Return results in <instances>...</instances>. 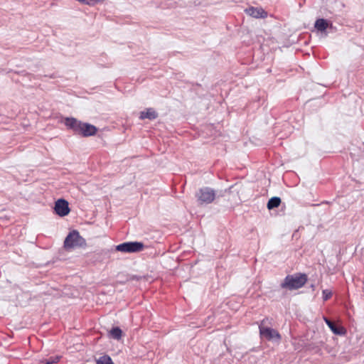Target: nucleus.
<instances>
[{
  "label": "nucleus",
  "instance_id": "obj_1",
  "mask_svg": "<svg viewBox=\"0 0 364 364\" xmlns=\"http://www.w3.org/2000/svg\"><path fill=\"white\" fill-rule=\"evenodd\" d=\"M65 124L70 129H73L75 134H80L83 136H93L97 132V128L90 124L83 123L73 117H67Z\"/></svg>",
  "mask_w": 364,
  "mask_h": 364
},
{
  "label": "nucleus",
  "instance_id": "obj_2",
  "mask_svg": "<svg viewBox=\"0 0 364 364\" xmlns=\"http://www.w3.org/2000/svg\"><path fill=\"white\" fill-rule=\"evenodd\" d=\"M307 282L306 274L296 273L287 275L281 283L280 287L287 290H296L301 288Z\"/></svg>",
  "mask_w": 364,
  "mask_h": 364
},
{
  "label": "nucleus",
  "instance_id": "obj_3",
  "mask_svg": "<svg viewBox=\"0 0 364 364\" xmlns=\"http://www.w3.org/2000/svg\"><path fill=\"white\" fill-rule=\"evenodd\" d=\"M196 197L200 205L210 204L215 198V192L209 187H203L196 192Z\"/></svg>",
  "mask_w": 364,
  "mask_h": 364
},
{
  "label": "nucleus",
  "instance_id": "obj_4",
  "mask_svg": "<svg viewBox=\"0 0 364 364\" xmlns=\"http://www.w3.org/2000/svg\"><path fill=\"white\" fill-rule=\"evenodd\" d=\"M144 245L141 242H126L115 247V250L122 252L135 253L142 251Z\"/></svg>",
  "mask_w": 364,
  "mask_h": 364
},
{
  "label": "nucleus",
  "instance_id": "obj_5",
  "mask_svg": "<svg viewBox=\"0 0 364 364\" xmlns=\"http://www.w3.org/2000/svg\"><path fill=\"white\" fill-rule=\"evenodd\" d=\"M85 245V240L77 230L70 232L65 237L64 246L66 248L82 247Z\"/></svg>",
  "mask_w": 364,
  "mask_h": 364
},
{
  "label": "nucleus",
  "instance_id": "obj_6",
  "mask_svg": "<svg viewBox=\"0 0 364 364\" xmlns=\"http://www.w3.org/2000/svg\"><path fill=\"white\" fill-rule=\"evenodd\" d=\"M264 323L265 320L264 319L259 326L261 337L268 341H280L281 336L279 332L273 328L264 326Z\"/></svg>",
  "mask_w": 364,
  "mask_h": 364
},
{
  "label": "nucleus",
  "instance_id": "obj_7",
  "mask_svg": "<svg viewBox=\"0 0 364 364\" xmlns=\"http://www.w3.org/2000/svg\"><path fill=\"white\" fill-rule=\"evenodd\" d=\"M55 211L59 216L63 217L70 213L68 202L64 199H58L55 204Z\"/></svg>",
  "mask_w": 364,
  "mask_h": 364
},
{
  "label": "nucleus",
  "instance_id": "obj_8",
  "mask_svg": "<svg viewBox=\"0 0 364 364\" xmlns=\"http://www.w3.org/2000/svg\"><path fill=\"white\" fill-rule=\"evenodd\" d=\"M245 12L249 16L256 18H265L267 16V12L262 8L250 7L245 9Z\"/></svg>",
  "mask_w": 364,
  "mask_h": 364
},
{
  "label": "nucleus",
  "instance_id": "obj_9",
  "mask_svg": "<svg viewBox=\"0 0 364 364\" xmlns=\"http://www.w3.org/2000/svg\"><path fill=\"white\" fill-rule=\"evenodd\" d=\"M323 320L334 334L341 336L345 333V329L343 327L336 326L333 322L326 317L323 318Z\"/></svg>",
  "mask_w": 364,
  "mask_h": 364
},
{
  "label": "nucleus",
  "instance_id": "obj_10",
  "mask_svg": "<svg viewBox=\"0 0 364 364\" xmlns=\"http://www.w3.org/2000/svg\"><path fill=\"white\" fill-rule=\"evenodd\" d=\"M158 117L156 112L152 108H148L140 112L139 118L141 119H155Z\"/></svg>",
  "mask_w": 364,
  "mask_h": 364
},
{
  "label": "nucleus",
  "instance_id": "obj_11",
  "mask_svg": "<svg viewBox=\"0 0 364 364\" xmlns=\"http://www.w3.org/2000/svg\"><path fill=\"white\" fill-rule=\"evenodd\" d=\"M328 21L324 18H318L316 21L314 26L315 28L321 32H324L328 28Z\"/></svg>",
  "mask_w": 364,
  "mask_h": 364
},
{
  "label": "nucleus",
  "instance_id": "obj_12",
  "mask_svg": "<svg viewBox=\"0 0 364 364\" xmlns=\"http://www.w3.org/2000/svg\"><path fill=\"white\" fill-rule=\"evenodd\" d=\"M281 203V199L279 197H272L267 203V208L269 210L277 208Z\"/></svg>",
  "mask_w": 364,
  "mask_h": 364
},
{
  "label": "nucleus",
  "instance_id": "obj_13",
  "mask_svg": "<svg viewBox=\"0 0 364 364\" xmlns=\"http://www.w3.org/2000/svg\"><path fill=\"white\" fill-rule=\"evenodd\" d=\"M109 333L112 338L119 340L122 337V331L119 327H114L110 331Z\"/></svg>",
  "mask_w": 364,
  "mask_h": 364
},
{
  "label": "nucleus",
  "instance_id": "obj_14",
  "mask_svg": "<svg viewBox=\"0 0 364 364\" xmlns=\"http://www.w3.org/2000/svg\"><path fill=\"white\" fill-rule=\"evenodd\" d=\"M96 364H114L109 355H105L96 360Z\"/></svg>",
  "mask_w": 364,
  "mask_h": 364
},
{
  "label": "nucleus",
  "instance_id": "obj_15",
  "mask_svg": "<svg viewBox=\"0 0 364 364\" xmlns=\"http://www.w3.org/2000/svg\"><path fill=\"white\" fill-rule=\"evenodd\" d=\"M60 358L61 356L59 355L52 356L48 358L43 359L41 362L46 364H53L58 363Z\"/></svg>",
  "mask_w": 364,
  "mask_h": 364
},
{
  "label": "nucleus",
  "instance_id": "obj_16",
  "mask_svg": "<svg viewBox=\"0 0 364 364\" xmlns=\"http://www.w3.org/2000/svg\"><path fill=\"white\" fill-rule=\"evenodd\" d=\"M77 1L89 5L94 6L99 3H102L105 0H77Z\"/></svg>",
  "mask_w": 364,
  "mask_h": 364
},
{
  "label": "nucleus",
  "instance_id": "obj_17",
  "mask_svg": "<svg viewBox=\"0 0 364 364\" xmlns=\"http://www.w3.org/2000/svg\"><path fill=\"white\" fill-rule=\"evenodd\" d=\"M322 294H323V299L324 301L329 299L332 296L331 291H329L328 289L323 290Z\"/></svg>",
  "mask_w": 364,
  "mask_h": 364
}]
</instances>
